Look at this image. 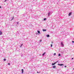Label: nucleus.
<instances>
[{"instance_id":"5701e85b","label":"nucleus","mask_w":74,"mask_h":74,"mask_svg":"<svg viewBox=\"0 0 74 74\" xmlns=\"http://www.w3.org/2000/svg\"><path fill=\"white\" fill-rule=\"evenodd\" d=\"M72 42H73V43H74V41H72Z\"/></svg>"},{"instance_id":"f257e3e1","label":"nucleus","mask_w":74,"mask_h":74,"mask_svg":"<svg viewBox=\"0 0 74 74\" xmlns=\"http://www.w3.org/2000/svg\"><path fill=\"white\" fill-rule=\"evenodd\" d=\"M61 45L62 46V47H64V44H63L62 42H61Z\"/></svg>"},{"instance_id":"b1692460","label":"nucleus","mask_w":74,"mask_h":74,"mask_svg":"<svg viewBox=\"0 0 74 74\" xmlns=\"http://www.w3.org/2000/svg\"><path fill=\"white\" fill-rule=\"evenodd\" d=\"M42 41V40H40V42H41V41Z\"/></svg>"},{"instance_id":"cd10ccee","label":"nucleus","mask_w":74,"mask_h":74,"mask_svg":"<svg viewBox=\"0 0 74 74\" xmlns=\"http://www.w3.org/2000/svg\"><path fill=\"white\" fill-rule=\"evenodd\" d=\"M53 42H51V44H53Z\"/></svg>"},{"instance_id":"9b49d317","label":"nucleus","mask_w":74,"mask_h":74,"mask_svg":"<svg viewBox=\"0 0 74 74\" xmlns=\"http://www.w3.org/2000/svg\"><path fill=\"white\" fill-rule=\"evenodd\" d=\"M45 53H44L43 54H42V56H44V55H45Z\"/></svg>"},{"instance_id":"473e14b6","label":"nucleus","mask_w":74,"mask_h":74,"mask_svg":"<svg viewBox=\"0 0 74 74\" xmlns=\"http://www.w3.org/2000/svg\"><path fill=\"white\" fill-rule=\"evenodd\" d=\"M21 56H22V55Z\"/></svg>"},{"instance_id":"0eeeda50","label":"nucleus","mask_w":74,"mask_h":74,"mask_svg":"<svg viewBox=\"0 0 74 74\" xmlns=\"http://www.w3.org/2000/svg\"><path fill=\"white\" fill-rule=\"evenodd\" d=\"M51 14V12H49L48 13V16H49L50 15V14Z\"/></svg>"},{"instance_id":"20e7f679","label":"nucleus","mask_w":74,"mask_h":74,"mask_svg":"<svg viewBox=\"0 0 74 74\" xmlns=\"http://www.w3.org/2000/svg\"><path fill=\"white\" fill-rule=\"evenodd\" d=\"M2 34H3V32L2 31H0V35H2Z\"/></svg>"},{"instance_id":"aec40b11","label":"nucleus","mask_w":74,"mask_h":74,"mask_svg":"<svg viewBox=\"0 0 74 74\" xmlns=\"http://www.w3.org/2000/svg\"><path fill=\"white\" fill-rule=\"evenodd\" d=\"M8 65H10V63H8Z\"/></svg>"},{"instance_id":"2f4dec72","label":"nucleus","mask_w":74,"mask_h":74,"mask_svg":"<svg viewBox=\"0 0 74 74\" xmlns=\"http://www.w3.org/2000/svg\"><path fill=\"white\" fill-rule=\"evenodd\" d=\"M37 73H38V71H37Z\"/></svg>"},{"instance_id":"bb28decb","label":"nucleus","mask_w":74,"mask_h":74,"mask_svg":"<svg viewBox=\"0 0 74 74\" xmlns=\"http://www.w3.org/2000/svg\"><path fill=\"white\" fill-rule=\"evenodd\" d=\"M22 46L21 45L20 46V48H21V47H22Z\"/></svg>"},{"instance_id":"f3484780","label":"nucleus","mask_w":74,"mask_h":74,"mask_svg":"<svg viewBox=\"0 0 74 74\" xmlns=\"http://www.w3.org/2000/svg\"><path fill=\"white\" fill-rule=\"evenodd\" d=\"M51 47H52V44H51Z\"/></svg>"},{"instance_id":"4468645a","label":"nucleus","mask_w":74,"mask_h":74,"mask_svg":"<svg viewBox=\"0 0 74 74\" xmlns=\"http://www.w3.org/2000/svg\"><path fill=\"white\" fill-rule=\"evenodd\" d=\"M61 55H60V54L59 53V54H58V56H60Z\"/></svg>"},{"instance_id":"dca6fc26","label":"nucleus","mask_w":74,"mask_h":74,"mask_svg":"<svg viewBox=\"0 0 74 74\" xmlns=\"http://www.w3.org/2000/svg\"><path fill=\"white\" fill-rule=\"evenodd\" d=\"M13 19H14V17H12V20H13Z\"/></svg>"},{"instance_id":"1a4fd4ad","label":"nucleus","mask_w":74,"mask_h":74,"mask_svg":"<svg viewBox=\"0 0 74 74\" xmlns=\"http://www.w3.org/2000/svg\"><path fill=\"white\" fill-rule=\"evenodd\" d=\"M43 32H46V31H47V30L45 29H43Z\"/></svg>"},{"instance_id":"7ed1b4c3","label":"nucleus","mask_w":74,"mask_h":74,"mask_svg":"<svg viewBox=\"0 0 74 74\" xmlns=\"http://www.w3.org/2000/svg\"><path fill=\"white\" fill-rule=\"evenodd\" d=\"M37 32L38 33V34H40V31H38Z\"/></svg>"},{"instance_id":"423d86ee","label":"nucleus","mask_w":74,"mask_h":74,"mask_svg":"<svg viewBox=\"0 0 74 74\" xmlns=\"http://www.w3.org/2000/svg\"><path fill=\"white\" fill-rule=\"evenodd\" d=\"M57 63V62H55L54 63H52V65H55V64L56 63Z\"/></svg>"},{"instance_id":"412c9836","label":"nucleus","mask_w":74,"mask_h":74,"mask_svg":"<svg viewBox=\"0 0 74 74\" xmlns=\"http://www.w3.org/2000/svg\"><path fill=\"white\" fill-rule=\"evenodd\" d=\"M23 45V44H21V46H22Z\"/></svg>"},{"instance_id":"c756f323","label":"nucleus","mask_w":74,"mask_h":74,"mask_svg":"<svg viewBox=\"0 0 74 74\" xmlns=\"http://www.w3.org/2000/svg\"><path fill=\"white\" fill-rule=\"evenodd\" d=\"M66 67V66H64V67Z\"/></svg>"},{"instance_id":"2eb2a0df","label":"nucleus","mask_w":74,"mask_h":74,"mask_svg":"<svg viewBox=\"0 0 74 74\" xmlns=\"http://www.w3.org/2000/svg\"><path fill=\"white\" fill-rule=\"evenodd\" d=\"M6 60V59H5V58H4L3 59L4 61H5Z\"/></svg>"},{"instance_id":"6ab92c4d","label":"nucleus","mask_w":74,"mask_h":74,"mask_svg":"<svg viewBox=\"0 0 74 74\" xmlns=\"http://www.w3.org/2000/svg\"><path fill=\"white\" fill-rule=\"evenodd\" d=\"M53 55H54V56L56 55V53H54L53 54Z\"/></svg>"},{"instance_id":"c85d7f7f","label":"nucleus","mask_w":74,"mask_h":74,"mask_svg":"<svg viewBox=\"0 0 74 74\" xmlns=\"http://www.w3.org/2000/svg\"><path fill=\"white\" fill-rule=\"evenodd\" d=\"M58 61H57L56 62H57H57H58Z\"/></svg>"},{"instance_id":"f8f14e48","label":"nucleus","mask_w":74,"mask_h":74,"mask_svg":"<svg viewBox=\"0 0 74 74\" xmlns=\"http://www.w3.org/2000/svg\"><path fill=\"white\" fill-rule=\"evenodd\" d=\"M47 37H49V35H47Z\"/></svg>"},{"instance_id":"9d476101","label":"nucleus","mask_w":74,"mask_h":74,"mask_svg":"<svg viewBox=\"0 0 74 74\" xmlns=\"http://www.w3.org/2000/svg\"><path fill=\"white\" fill-rule=\"evenodd\" d=\"M53 69H55L56 68V66H53Z\"/></svg>"},{"instance_id":"393cba45","label":"nucleus","mask_w":74,"mask_h":74,"mask_svg":"<svg viewBox=\"0 0 74 74\" xmlns=\"http://www.w3.org/2000/svg\"><path fill=\"white\" fill-rule=\"evenodd\" d=\"M71 59L72 60H73L74 59V58H72Z\"/></svg>"},{"instance_id":"ddd939ff","label":"nucleus","mask_w":74,"mask_h":74,"mask_svg":"<svg viewBox=\"0 0 74 74\" xmlns=\"http://www.w3.org/2000/svg\"><path fill=\"white\" fill-rule=\"evenodd\" d=\"M46 20H47V18H45L44 19V21H46Z\"/></svg>"},{"instance_id":"72a5a7b5","label":"nucleus","mask_w":74,"mask_h":74,"mask_svg":"<svg viewBox=\"0 0 74 74\" xmlns=\"http://www.w3.org/2000/svg\"><path fill=\"white\" fill-rule=\"evenodd\" d=\"M73 70H74V68L73 69Z\"/></svg>"},{"instance_id":"a878e982","label":"nucleus","mask_w":74,"mask_h":74,"mask_svg":"<svg viewBox=\"0 0 74 74\" xmlns=\"http://www.w3.org/2000/svg\"><path fill=\"white\" fill-rule=\"evenodd\" d=\"M7 1V0H5L4 1V2H5V1Z\"/></svg>"},{"instance_id":"7c9ffc66","label":"nucleus","mask_w":74,"mask_h":74,"mask_svg":"<svg viewBox=\"0 0 74 74\" xmlns=\"http://www.w3.org/2000/svg\"><path fill=\"white\" fill-rule=\"evenodd\" d=\"M1 8V7L0 6V8Z\"/></svg>"},{"instance_id":"39448f33","label":"nucleus","mask_w":74,"mask_h":74,"mask_svg":"<svg viewBox=\"0 0 74 74\" xmlns=\"http://www.w3.org/2000/svg\"><path fill=\"white\" fill-rule=\"evenodd\" d=\"M58 65H59V66H63L64 65L63 64H58Z\"/></svg>"},{"instance_id":"4be33fe9","label":"nucleus","mask_w":74,"mask_h":74,"mask_svg":"<svg viewBox=\"0 0 74 74\" xmlns=\"http://www.w3.org/2000/svg\"><path fill=\"white\" fill-rule=\"evenodd\" d=\"M36 34L37 35L38 34V33H37V32H36Z\"/></svg>"},{"instance_id":"f03ea898","label":"nucleus","mask_w":74,"mask_h":74,"mask_svg":"<svg viewBox=\"0 0 74 74\" xmlns=\"http://www.w3.org/2000/svg\"><path fill=\"white\" fill-rule=\"evenodd\" d=\"M72 13V12H70L69 13V16H71V13Z\"/></svg>"},{"instance_id":"6e6552de","label":"nucleus","mask_w":74,"mask_h":74,"mask_svg":"<svg viewBox=\"0 0 74 74\" xmlns=\"http://www.w3.org/2000/svg\"><path fill=\"white\" fill-rule=\"evenodd\" d=\"M22 72V74H23V69H22L21 70Z\"/></svg>"},{"instance_id":"a211bd4d","label":"nucleus","mask_w":74,"mask_h":74,"mask_svg":"<svg viewBox=\"0 0 74 74\" xmlns=\"http://www.w3.org/2000/svg\"><path fill=\"white\" fill-rule=\"evenodd\" d=\"M19 24V22H17V25H18Z\"/></svg>"}]
</instances>
